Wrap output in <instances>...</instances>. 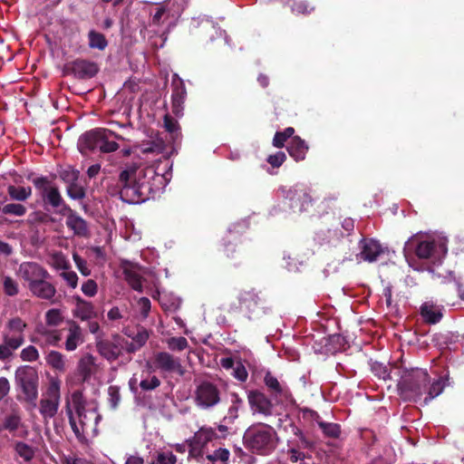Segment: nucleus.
Returning a JSON list of instances; mask_svg holds the SVG:
<instances>
[{"instance_id": "1", "label": "nucleus", "mask_w": 464, "mask_h": 464, "mask_svg": "<svg viewBox=\"0 0 464 464\" xmlns=\"http://www.w3.org/2000/svg\"><path fill=\"white\" fill-rule=\"evenodd\" d=\"M448 238L440 233H417L405 242L403 253L407 258L411 252H415L420 259L440 262L448 252Z\"/></svg>"}, {"instance_id": "2", "label": "nucleus", "mask_w": 464, "mask_h": 464, "mask_svg": "<svg viewBox=\"0 0 464 464\" xmlns=\"http://www.w3.org/2000/svg\"><path fill=\"white\" fill-rule=\"evenodd\" d=\"M246 448L261 455H268L276 447L277 435L273 427L264 423L251 425L244 433Z\"/></svg>"}, {"instance_id": "3", "label": "nucleus", "mask_w": 464, "mask_h": 464, "mask_svg": "<svg viewBox=\"0 0 464 464\" xmlns=\"http://www.w3.org/2000/svg\"><path fill=\"white\" fill-rule=\"evenodd\" d=\"M429 383L430 376L427 371L416 368L403 372L398 383V389L404 400L418 402L426 394Z\"/></svg>"}, {"instance_id": "4", "label": "nucleus", "mask_w": 464, "mask_h": 464, "mask_svg": "<svg viewBox=\"0 0 464 464\" xmlns=\"http://www.w3.org/2000/svg\"><path fill=\"white\" fill-rule=\"evenodd\" d=\"M111 137L121 139L113 130L104 128H96L91 130L79 138L78 147L82 153L87 150H98L103 153L114 152L119 149V144L113 140H110Z\"/></svg>"}, {"instance_id": "5", "label": "nucleus", "mask_w": 464, "mask_h": 464, "mask_svg": "<svg viewBox=\"0 0 464 464\" xmlns=\"http://www.w3.org/2000/svg\"><path fill=\"white\" fill-rule=\"evenodd\" d=\"M14 379L16 385L23 392V400L35 407L39 383L37 371L29 365L19 366L15 370Z\"/></svg>"}, {"instance_id": "6", "label": "nucleus", "mask_w": 464, "mask_h": 464, "mask_svg": "<svg viewBox=\"0 0 464 464\" xmlns=\"http://www.w3.org/2000/svg\"><path fill=\"white\" fill-rule=\"evenodd\" d=\"M72 403L77 413L79 422L77 423L75 420L72 411L69 406H67L66 413L68 415L69 422L73 433L75 434L76 438L82 442L86 439L85 433L89 429V415L95 420H97V415L94 411H87L81 402L80 397L75 393L72 395Z\"/></svg>"}, {"instance_id": "7", "label": "nucleus", "mask_w": 464, "mask_h": 464, "mask_svg": "<svg viewBox=\"0 0 464 464\" xmlns=\"http://www.w3.org/2000/svg\"><path fill=\"white\" fill-rule=\"evenodd\" d=\"M60 382L52 379L40 401L39 411L44 420H50L55 416L60 404Z\"/></svg>"}, {"instance_id": "8", "label": "nucleus", "mask_w": 464, "mask_h": 464, "mask_svg": "<svg viewBox=\"0 0 464 464\" xmlns=\"http://www.w3.org/2000/svg\"><path fill=\"white\" fill-rule=\"evenodd\" d=\"M32 181L44 202L55 208L62 207L61 211H64V205L66 204L58 188L47 177H37Z\"/></svg>"}, {"instance_id": "9", "label": "nucleus", "mask_w": 464, "mask_h": 464, "mask_svg": "<svg viewBox=\"0 0 464 464\" xmlns=\"http://www.w3.org/2000/svg\"><path fill=\"white\" fill-rule=\"evenodd\" d=\"M194 400L198 408L211 409L220 402V391L216 384L204 381L197 386Z\"/></svg>"}, {"instance_id": "10", "label": "nucleus", "mask_w": 464, "mask_h": 464, "mask_svg": "<svg viewBox=\"0 0 464 464\" xmlns=\"http://www.w3.org/2000/svg\"><path fill=\"white\" fill-rule=\"evenodd\" d=\"M27 324L19 316L7 320L2 332L3 342H7L9 346L21 347L24 342V331Z\"/></svg>"}, {"instance_id": "11", "label": "nucleus", "mask_w": 464, "mask_h": 464, "mask_svg": "<svg viewBox=\"0 0 464 464\" xmlns=\"http://www.w3.org/2000/svg\"><path fill=\"white\" fill-rule=\"evenodd\" d=\"M247 400L252 413L270 417L275 415L276 408L271 401L264 392L254 390L247 393Z\"/></svg>"}, {"instance_id": "12", "label": "nucleus", "mask_w": 464, "mask_h": 464, "mask_svg": "<svg viewBox=\"0 0 464 464\" xmlns=\"http://www.w3.org/2000/svg\"><path fill=\"white\" fill-rule=\"evenodd\" d=\"M17 276L28 285H33L40 278H50L49 272L36 262H23L16 271Z\"/></svg>"}, {"instance_id": "13", "label": "nucleus", "mask_w": 464, "mask_h": 464, "mask_svg": "<svg viewBox=\"0 0 464 464\" xmlns=\"http://www.w3.org/2000/svg\"><path fill=\"white\" fill-rule=\"evenodd\" d=\"M60 213L66 217L65 224L72 231L73 235L80 237H89V225L85 219L72 210L69 206L64 205V211Z\"/></svg>"}, {"instance_id": "14", "label": "nucleus", "mask_w": 464, "mask_h": 464, "mask_svg": "<svg viewBox=\"0 0 464 464\" xmlns=\"http://www.w3.org/2000/svg\"><path fill=\"white\" fill-rule=\"evenodd\" d=\"M153 364L157 370L163 372H175L179 375L184 373L180 360L167 352L156 353L153 358Z\"/></svg>"}, {"instance_id": "15", "label": "nucleus", "mask_w": 464, "mask_h": 464, "mask_svg": "<svg viewBox=\"0 0 464 464\" xmlns=\"http://www.w3.org/2000/svg\"><path fill=\"white\" fill-rule=\"evenodd\" d=\"M238 299L241 309L248 314L249 318H251L253 314H257L259 309L263 311V314H266L269 311L268 307L262 305L264 302L253 289L242 291Z\"/></svg>"}, {"instance_id": "16", "label": "nucleus", "mask_w": 464, "mask_h": 464, "mask_svg": "<svg viewBox=\"0 0 464 464\" xmlns=\"http://www.w3.org/2000/svg\"><path fill=\"white\" fill-rule=\"evenodd\" d=\"M142 171L138 172L136 169L131 168L121 172L119 181L121 186V194L128 195L130 190L133 195H141L143 183L136 180L137 176L141 175Z\"/></svg>"}, {"instance_id": "17", "label": "nucleus", "mask_w": 464, "mask_h": 464, "mask_svg": "<svg viewBox=\"0 0 464 464\" xmlns=\"http://www.w3.org/2000/svg\"><path fill=\"white\" fill-rule=\"evenodd\" d=\"M286 198L290 200V207L299 212L306 211L312 206V197L306 188L294 187L288 189Z\"/></svg>"}, {"instance_id": "18", "label": "nucleus", "mask_w": 464, "mask_h": 464, "mask_svg": "<svg viewBox=\"0 0 464 464\" xmlns=\"http://www.w3.org/2000/svg\"><path fill=\"white\" fill-rule=\"evenodd\" d=\"M172 111L174 114L179 115L182 111V104L187 96V91L184 82L179 77L178 74L172 76Z\"/></svg>"}, {"instance_id": "19", "label": "nucleus", "mask_w": 464, "mask_h": 464, "mask_svg": "<svg viewBox=\"0 0 464 464\" xmlns=\"http://www.w3.org/2000/svg\"><path fill=\"white\" fill-rule=\"evenodd\" d=\"M70 70L78 79H90L96 75L99 67L94 62L77 59L70 64Z\"/></svg>"}, {"instance_id": "20", "label": "nucleus", "mask_w": 464, "mask_h": 464, "mask_svg": "<svg viewBox=\"0 0 464 464\" xmlns=\"http://www.w3.org/2000/svg\"><path fill=\"white\" fill-rule=\"evenodd\" d=\"M121 338L119 335H114L113 340L106 339L97 341V350L100 354L108 361H114L121 354Z\"/></svg>"}, {"instance_id": "21", "label": "nucleus", "mask_w": 464, "mask_h": 464, "mask_svg": "<svg viewBox=\"0 0 464 464\" xmlns=\"http://www.w3.org/2000/svg\"><path fill=\"white\" fill-rule=\"evenodd\" d=\"M264 383L275 399L277 398H287L290 395L288 386L284 382H280L271 372L267 371L264 376Z\"/></svg>"}, {"instance_id": "22", "label": "nucleus", "mask_w": 464, "mask_h": 464, "mask_svg": "<svg viewBox=\"0 0 464 464\" xmlns=\"http://www.w3.org/2000/svg\"><path fill=\"white\" fill-rule=\"evenodd\" d=\"M49 278H40L33 285H28L30 293L40 299L52 300L56 295L55 286L48 281Z\"/></svg>"}, {"instance_id": "23", "label": "nucleus", "mask_w": 464, "mask_h": 464, "mask_svg": "<svg viewBox=\"0 0 464 464\" xmlns=\"http://www.w3.org/2000/svg\"><path fill=\"white\" fill-rule=\"evenodd\" d=\"M359 247L361 251L357 256L368 262L375 261L382 252L379 242L372 238H362L359 242Z\"/></svg>"}, {"instance_id": "24", "label": "nucleus", "mask_w": 464, "mask_h": 464, "mask_svg": "<svg viewBox=\"0 0 464 464\" xmlns=\"http://www.w3.org/2000/svg\"><path fill=\"white\" fill-rule=\"evenodd\" d=\"M420 313L424 322L435 324L439 323L443 316V306L428 301L421 304Z\"/></svg>"}, {"instance_id": "25", "label": "nucleus", "mask_w": 464, "mask_h": 464, "mask_svg": "<svg viewBox=\"0 0 464 464\" xmlns=\"http://www.w3.org/2000/svg\"><path fill=\"white\" fill-rule=\"evenodd\" d=\"M314 421L318 424L324 434L329 438L336 439L340 436L341 427L337 423L323 421L316 411H307Z\"/></svg>"}, {"instance_id": "26", "label": "nucleus", "mask_w": 464, "mask_h": 464, "mask_svg": "<svg viewBox=\"0 0 464 464\" xmlns=\"http://www.w3.org/2000/svg\"><path fill=\"white\" fill-rule=\"evenodd\" d=\"M82 343L83 337L81 327L77 324L72 323L68 328L65 349L69 352H72Z\"/></svg>"}, {"instance_id": "27", "label": "nucleus", "mask_w": 464, "mask_h": 464, "mask_svg": "<svg viewBox=\"0 0 464 464\" xmlns=\"http://www.w3.org/2000/svg\"><path fill=\"white\" fill-rule=\"evenodd\" d=\"M93 304L81 297L76 298V305L73 310V315L82 321H87L95 316Z\"/></svg>"}, {"instance_id": "28", "label": "nucleus", "mask_w": 464, "mask_h": 464, "mask_svg": "<svg viewBox=\"0 0 464 464\" xmlns=\"http://www.w3.org/2000/svg\"><path fill=\"white\" fill-rule=\"evenodd\" d=\"M308 147L300 137H293L287 146L289 155L296 161L303 160L305 158Z\"/></svg>"}, {"instance_id": "29", "label": "nucleus", "mask_w": 464, "mask_h": 464, "mask_svg": "<svg viewBox=\"0 0 464 464\" xmlns=\"http://www.w3.org/2000/svg\"><path fill=\"white\" fill-rule=\"evenodd\" d=\"M445 386V381L442 378L434 380L432 382H430L427 384L426 394H424L423 405H427L431 400L441 394Z\"/></svg>"}, {"instance_id": "30", "label": "nucleus", "mask_w": 464, "mask_h": 464, "mask_svg": "<svg viewBox=\"0 0 464 464\" xmlns=\"http://www.w3.org/2000/svg\"><path fill=\"white\" fill-rule=\"evenodd\" d=\"M46 363L53 370L63 372L66 370V359L57 351H50L45 357Z\"/></svg>"}, {"instance_id": "31", "label": "nucleus", "mask_w": 464, "mask_h": 464, "mask_svg": "<svg viewBox=\"0 0 464 464\" xmlns=\"http://www.w3.org/2000/svg\"><path fill=\"white\" fill-rule=\"evenodd\" d=\"M7 193L12 200L25 201L32 196L31 187H20L9 185L7 187Z\"/></svg>"}, {"instance_id": "32", "label": "nucleus", "mask_w": 464, "mask_h": 464, "mask_svg": "<svg viewBox=\"0 0 464 464\" xmlns=\"http://www.w3.org/2000/svg\"><path fill=\"white\" fill-rule=\"evenodd\" d=\"M231 405L224 420L228 423L233 422L238 417V411L243 407V400L235 392L230 394Z\"/></svg>"}, {"instance_id": "33", "label": "nucleus", "mask_w": 464, "mask_h": 464, "mask_svg": "<svg viewBox=\"0 0 464 464\" xmlns=\"http://www.w3.org/2000/svg\"><path fill=\"white\" fill-rule=\"evenodd\" d=\"M88 45L91 49L103 51L108 46V41L102 33L91 30L88 33Z\"/></svg>"}, {"instance_id": "34", "label": "nucleus", "mask_w": 464, "mask_h": 464, "mask_svg": "<svg viewBox=\"0 0 464 464\" xmlns=\"http://www.w3.org/2000/svg\"><path fill=\"white\" fill-rule=\"evenodd\" d=\"M216 436V432L212 428L202 427L200 428L194 436L190 439L194 443L205 446L211 441Z\"/></svg>"}, {"instance_id": "35", "label": "nucleus", "mask_w": 464, "mask_h": 464, "mask_svg": "<svg viewBox=\"0 0 464 464\" xmlns=\"http://www.w3.org/2000/svg\"><path fill=\"white\" fill-rule=\"evenodd\" d=\"M50 265L55 270H68L71 268V264L66 256L60 251H56L51 254L50 256Z\"/></svg>"}, {"instance_id": "36", "label": "nucleus", "mask_w": 464, "mask_h": 464, "mask_svg": "<svg viewBox=\"0 0 464 464\" xmlns=\"http://www.w3.org/2000/svg\"><path fill=\"white\" fill-rule=\"evenodd\" d=\"M14 450L16 454L26 462L32 460L35 454L32 446L22 441L15 443Z\"/></svg>"}, {"instance_id": "37", "label": "nucleus", "mask_w": 464, "mask_h": 464, "mask_svg": "<svg viewBox=\"0 0 464 464\" xmlns=\"http://www.w3.org/2000/svg\"><path fill=\"white\" fill-rule=\"evenodd\" d=\"M40 337L45 344L56 346L62 339L61 332L58 330H41Z\"/></svg>"}, {"instance_id": "38", "label": "nucleus", "mask_w": 464, "mask_h": 464, "mask_svg": "<svg viewBox=\"0 0 464 464\" xmlns=\"http://www.w3.org/2000/svg\"><path fill=\"white\" fill-rule=\"evenodd\" d=\"M26 211V208L20 203H8L2 208L3 214L14 217H23Z\"/></svg>"}, {"instance_id": "39", "label": "nucleus", "mask_w": 464, "mask_h": 464, "mask_svg": "<svg viewBox=\"0 0 464 464\" xmlns=\"http://www.w3.org/2000/svg\"><path fill=\"white\" fill-rule=\"evenodd\" d=\"M44 319L48 326H57L63 322V316L60 309L52 308L45 313Z\"/></svg>"}, {"instance_id": "40", "label": "nucleus", "mask_w": 464, "mask_h": 464, "mask_svg": "<svg viewBox=\"0 0 464 464\" xmlns=\"http://www.w3.org/2000/svg\"><path fill=\"white\" fill-rule=\"evenodd\" d=\"M126 281L129 285L135 291L142 292V278L141 276L134 271L127 270L125 273Z\"/></svg>"}, {"instance_id": "41", "label": "nucleus", "mask_w": 464, "mask_h": 464, "mask_svg": "<svg viewBox=\"0 0 464 464\" xmlns=\"http://www.w3.org/2000/svg\"><path fill=\"white\" fill-rule=\"evenodd\" d=\"M21 424V416L18 412L13 411L7 415L3 422V428L9 431H15Z\"/></svg>"}, {"instance_id": "42", "label": "nucleus", "mask_w": 464, "mask_h": 464, "mask_svg": "<svg viewBox=\"0 0 464 464\" xmlns=\"http://www.w3.org/2000/svg\"><path fill=\"white\" fill-rule=\"evenodd\" d=\"M295 133V130L292 127L285 129L283 131L276 132L273 139V145L276 148H283L287 139L291 138Z\"/></svg>"}, {"instance_id": "43", "label": "nucleus", "mask_w": 464, "mask_h": 464, "mask_svg": "<svg viewBox=\"0 0 464 464\" xmlns=\"http://www.w3.org/2000/svg\"><path fill=\"white\" fill-rule=\"evenodd\" d=\"M229 456L230 453L227 449L219 448L207 457L213 464H227Z\"/></svg>"}, {"instance_id": "44", "label": "nucleus", "mask_w": 464, "mask_h": 464, "mask_svg": "<svg viewBox=\"0 0 464 464\" xmlns=\"http://www.w3.org/2000/svg\"><path fill=\"white\" fill-rule=\"evenodd\" d=\"M168 348L174 352H181L188 348V343L185 337H170L166 341Z\"/></svg>"}, {"instance_id": "45", "label": "nucleus", "mask_w": 464, "mask_h": 464, "mask_svg": "<svg viewBox=\"0 0 464 464\" xmlns=\"http://www.w3.org/2000/svg\"><path fill=\"white\" fill-rule=\"evenodd\" d=\"M3 289L4 293L8 296H15L19 294V285L18 283L7 276L3 279Z\"/></svg>"}, {"instance_id": "46", "label": "nucleus", "mask_w": 464, "mask_h": 464, "mask_svg": "<svg viewBox=\"0 0 464 464\" xmlns=\"http://www.w3.org/2000/svg\"><path fill=\"white\" fill-rule=\"evenodd\" d=\"M20 358L24 362H36L39 359V352L35 346L28 345L21 351Z\"/></svg>"}, {"instance_id": "47", "label": "nucleus", "mask_w": 464, "mask_h": 464, "mask_svg": "<svg viewBox=\"0 0 464 464\" xmlns=\"http://www.w3.org/2000/svg\"><path fill=\"white\" fill-rule=\"evenodd\" d=\"M95 365V358L92 355H86L80 361V369L84 378L91 375L92 367Z\"/></svg>"}, {"instance_id": "48", "label": "nucleus", "mask_w": 464, "mask_h": 464, "mask_svg": "<svg viewBox=\"0 0 464 464\" xmlns=\"http://www.w3.org/2000/svg\"><path fill=\"white\" fill-rule=\"evenodd\" d=\"M60 177L64 182L68 183V185H71L74 182H77L79 178V171L69 166L60 172Z\"/></svg>"}, {"instance_id": "49", "label": "nucleus", "mask_w": 464, "mask_h": 464, "mask_svg": "<svg viewBox=\"0 0 464 464\" xmlns=\"http://www.w3.org/2000/svg\"><path fill=\"white\" fill-rule=\"evenodd\" d=\"M59 276L63 279V281L69 287L72 289L77 287L79 278L77 274L74 271L71 270V268H69L68 270L62 271L59 274Z\"/></svg>"}, {"instance_id": "50", "label": "nucleus", "mask_w": 464, "mask_h": 464, "mask_svg": "<svg viewBox=\"0 0 464 464\" xmlns=\"http://www.w3.org/2000/svg\"><path fill=\"white\" fill-rule=\"evenodd\" d=\"M164 127L167 131H169L170 134H172L173 139H176L179 137V126L178 121L173 119L172 117L166 115L164 117Z\"/></svg>"}, {"instance_id": "51", "label": "nucleus", "mask_w": 464, "mask_h": 464, "mask_svg": "<svg viewBox=\"0 0 464 464\" xmlns=\"http://www.w3.org/2000/svg\"><path fill=\"white\" fill-rule=\"evenodd\" d=\"M160 385V381L156 375L143 378L140 382V386L143 391H152L158 388Z\"/></svg>"}, {"instance_id": "52", "label": "nucleus", "mask_w": 464, "mask_h": 464, "mask_svg": "<svg viewBox=\"0 0 464 464\" xmlns=\"http://www.w3.org/2000/svg\"><path fill=\"white\" fill-rule=\"evenodd\" d=\"M67 194L72 199H82L85 197L83 188L74 182L67 187Z\"/></svg>"}, {"instance_id": "53", "label": "nucleus", "mask_w": 464, "mask_h": 464, "mask_svg": "<svg viewBox=\"0 0 464 464\" xmlns=\"http://www.w3.org/2000/svg\"><path fill=\"white\" fill-rule=\"evenodd\" d=\"M109 403L112 409H116L121 401L120 388L111 385L108 388Z\"/></svg>"}, {"instance_id": "54", "label": "nucleus", "mask_w": 464, "mask_h": 464, "mask_svg": "<svg viewBox=\"0 0 464 464\" xmlns=\"http://www.w3.org/2000/svg\"><path fill=\"white\" fill-rule=\"evenodd\" d=\"M72 259L75 263L76 267L84 276H88L91 274V270L88 266L86 260L81 257L77 253L72 254Z\"/></svg>"}, {"instance_id": "55", "label": "nucleus", "mask_w": 464, "mask_h": 464, "mask_svg": "<svg viewBox=\"0 0 464 464\" xmlns=\"http://www.w3.org/2000/svg\"><path fill=\"white\" fill-rule=\"evenodd\" d=\"M188 458L199 459L203 457L204 447L194 443L192 440H188Z\"/></svg>"}, {"instance_id": "56", "label": "nucleus", "mask_w": 464, "mask_h": 464, "mask_svg": "<svg viewBox=\"0 0 464 464\" xmlns=\"http://www.w3.org/2000/svg\"><path fill=\"white\" fill-rule=\"evenodd\" d=\"M149 332L143 328H137L136 334L132 337V341L138 345V347H142L149 339Z\"/></svg>"}, {"instance_id": "57", "label": "nucleus", "mask_w": 464, "mask_h": 464, "mask_svg": "<svg viewBox=\"0 0 464 464\" xmlns=\"http://www.w3.org/2000/svg\"><path fill=\"white\" fill-rule=\"evenodd\" d=\"M82 292L89 297L94 296L98 292L97 283L92 279H88L82 285Z\"/></svg>"}, {"instance_id": "58", "label": "nucleus", "mask_w": 464, "mask_h": 464, "mask_svg": "<svg viewBox=\"0 0 464 464\" xmlns=\"http://www.w3.org/2000/svg\"><path fill=\"white\" fill-rule=\"evenodd\" d=\"M157 464H176L177 458L171 451H162L158 454Z\"/></svg>"}, {"instance_id": "59", "label": "nucleus", "mask_w": 464, "mask_h": 464, "mask_svg": "<svg viewBox=\"0 0 464 464\" xmlns=\"http://www.w3.org/2000/svg\"><path fill=\"white\" fill-rule=\"evenodd\" d=\"M233 376L240 382L246 381L248 373L242 362H237L236 366L233 369Z\"/></svg>"}, {"instance_id": "60", "label": "nucleus", "mask_w": 464, "mask_h": 464, "mask_svg": "<svg viewBox=\"0 0 464 464\" xmlns=\"http://www.w3.org/2000/svg\"><path fill=\"white\" fill-rule=\"evenodd\" d=\"M18 346H9L7 342L0 344V361H5L13 355V352L17 350Z\"/></svg>"}, {"instance_id": "61", "label": "nucleus", "mask_w": 464, "mask_h": 464, "mask_svg": "<svg viewBox=\"0 0 464 464\" xmlns=\"http://www.w3.org/2000/svg\"><path fill=\"white\" fill-rule=\"evenodd\" d=\"M286 156L283 151H278L276 154L270 155L267 158V162L274 168L280 167L285 160Z\"/></svg>"}, {"instance_id": "62", "label": "nucleus", "mask_w": 464, "mask_h": 464, "mask_svg": "<svg viewBox=\"0 0 464 464\" xmlns=\"http://www.w3.org/2000/svg\"><path fill=\"white\" fill-rule=\"evenodd\" d=\"M314 10V7L310 6V5L305 1H300L294 4L292 6V11L296 14H309Z\"/></svg>"}, {"instance_id": "63", "label": "nucleus", "mask_w": 464, "mask_h": 464, "mask_svg": "<svg viewBox=\"0 0 464 464\" xmlns=\"http://www.w3.org/2000/svg\"><path fill=\"white\" fill-rule=\"evenodd\" d=\"M138 307L143 318L149 315L150 311L151 304L149 298L140 297L138 301Z\"/></svg>"}, {"instance_id": "64", "label": "nucleus", "mask_w": 464, "mask_h": 464, "mask_svg": "<svg viewBox=\"0 0 464 464\" xmlns=\"http://www.w3.org/2000/svg\"><path fill=\"white\" fill-rule=\"evenodd\" d=\"M63 464H93L92 462L81 458H73L71 456H63L62 459Z\"/></svg>"}]
</instances>
